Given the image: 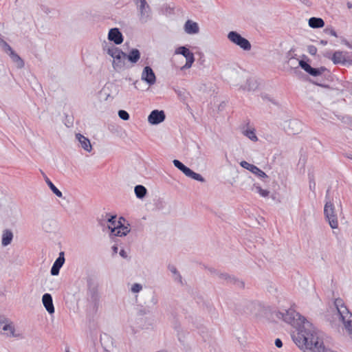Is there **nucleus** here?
Returning a JSON list of instances; mask_svg holds the SVG:
<instances>
[{
	"label": "nucleus",
	"mask_w": 352,
	"mask_h": 352,
	"mask_svg": "<svg viewBox=\"0 0 352 352\" xmlns=\"http://www.w3.org/2000/svg\"><path fill=\"white\" fill-rule=\"evenodd\" d=\"M305 329H300V331L292 335L294 342L303 350L304 352H326L328 348L324 345L316 333L312 324L305 322Z\"/></svg>",
	"instance_id": "nucleus-1"
},
{
	"label": "nucleus",
	"mask_w": 352,
	"mask_h": 352,
	"mask_svg": "<svg viewBox=\"0 0 352 352\" xmlns=\"http://www.w3.org/2000/svg\"><path fill=\"white\" fill-rule=\"evenodd\" d=\"M100 299L98 278L95 275H89L87 278V309L89 313L96 314L98 312Z\"/></svg>",
	"instance_id": "nucleus-2"
},
{
	"label": "nucleus",
	"mask_w": 352,
	"mask_h": 352,
	"mask_svg": "<svg viewBox=\"0 0 352 352\" xmlns=\"http://www.w3.org/2000/svg\"><path fill=\"white\" fill-rule=\"evenodd\" d=\"M275 314L278 318L283 319L285 322L296 327V332L299 331L300 329H305V322H309L305 317L292 308L284 310V311H276Z\"/></svg>",
	"instance_id": "nucleus-3"
},
{
	"label": "nucleus",
	"mask_w": 352,
	"mask_h": 352,
	"mask_svg": "<svg viewBox=\"0 0 352 352\" xmlns=\"http://www.w3.org/2000/svg\"><path fill=\"white\" fill-rule=\"evenodd\" d=\"M334 305L336 307L340 320L352 339V314L350 313L341 298H336L334 301Z\"/></svg>",
	"instance_id": "nucleus-4"
},
{
	"label": "nucleus",
	"mask_w": 352,
	"mask_h": 352,
	"mask_svg": "<svg viewBox=\"0 0 352 352\" xmlns=\"http://www.w3.org/2000/svg\"><path fill=\"white\" fill-rule=\"evenodd\" d=\"M324 214L331 228L332 229L338 228V221L337 214L335 212L334 205L330 200L327 201L324 205Z\"/></svg>",
	"instance_id": "nucleus-5"
},
{
	"label": "nucleus",
	"mask_w": 352,
	"mask_h": 352,
	"mask_svg": "<svg viewBox=\"0 0 352 352\" xmlns=\"http://www.w3.org/2000/svg\"><path fill=\"white\" fill-rule=\"evenodd\" d=\"M228 38L245 51L251 50L252 45L250 42L236 31L230 32L228 34Z\"/></svg>",
	"instance_id": "nucleus-6"
},
{
	"label": "nucleus",
	"mask_w": 352,
	"mask_h": 352,
	"mask_svg": "<svg viewBox=\"0 0 352 352\" xmlns=\"http://www.w3.org/2000/svg\"><path fill=\"white\" fill-rule=\"evenodd\" d=\"M175 54H181L186 58V63L181 67V70L187 69L192 67L195 60V56L186 46H180L177 47L175 51Z\"/></svg>",
	"instance_id": "nucleus-7"
},
{
	"label": "nucleus",
	"mask_w": 352,
	"mask_h": 352,
	"mask_svg": "<svg viewBox=\"0 0 352 352\" xmlns=\"http://www.w3.org/2000/svg\"><path fill=\"white\" fill-rule=\"evenodd\" d=\"M124 221L125 219L121 217L119 218V220L118 221V225L116 228H111L109 226L111 234L116 236H126L131 230L129 228V224H128V226H124Z\"/></svg>",
	"instance_id": "nucleus-8"
},
{
	"label": "nucleus",
	"mask_w": 352,
	"mask_h": 352,
	"mask_svg": "<svg viewBox=\"0 0 352 352\" xmlns=\"http://www.w3.org/2000/svg\"><path fill=\"white\" fill-rule=\"evenodd\" d=\"M0 333L10 337L15 336L14 326L4 316H0Z\"/></svg>",
	"instance_id": "nucleus-9"
},
{
	"label": "nucleus",
	"mask_w": 352,
	"mask_h": 352,
	"mask_svg": "<svg viewBox=\"0 0 352 352\" xmlns=\"http://www.w3.org/2000/svg\"><path fill=\"white\" fill-rule=\"evenodd\" d=\"M166 115L164 111L155 109L151 112L148 117L150 124L156 125L164 121Z\"/></svg>",
	"instance_id": "nucleus-10"
},
{
	"label": "nucleus",
	"mask_w": 352,
	"mask_h": 352,
	"mask_svg": "<svg viewBox=\"0 0 352 352\" xmlns=\"http://www.w3.org/2000/svg\"><path fill=\"white\" fill-rule=\"evenodd\" d=\"M141 79L150 86L155 83L156 76L153 69L150 66L144 67L142 73Z\"/></svg>",
	"instance_id": "nucleus-11"
},
{
	"label": "nucleus",
	"mask_w": 352,
	"mask_h": 352,
	"mask_svg": "<svg viewBox=\"0 0 352 352\" xmlns=\"http://www.w3.org/2000/svg\"><path fill=\"white\" fill-rule=\"evenodd\" d=\"M240 165L243 168L250 170L253 174L256 175L260 178H268V176L266 175V173L261 170L259 168H258L256 166L250 164L246 161H241L240 162Z\"/></svg>",
	"instance_id": "nucleus-12"
},
{
	"label": "nucleus",
	"mask_w": 352,
	"mask_h": 352,
	"mask_svg": "<svg viewBox=\"0 0 352 352\" xmlns=\"http://www.w3.org/2000/svg\"><path fill=\"white\" fill-rule=\"evenodd\" d=\"M140 11V19L143 22H146L150 18L151 9L146 1L138 5Z\"/></svg>",
	"instance_id": "nucleus-13"
},
{
	"label": "nucleus",
	"mask_w": 352,
	"mask_h": 352,
	"mask_svg": "<svg viewBox=\"0 0 352 352\" xmlns=\"http://www.w3.org/2000/svg\"><path fill=\"white\" fill-rule=\"evenodd\" d=\"M108 39L116 45H120L123 42L124 37L118 28H113L109 30Z\"/></svg>",
	"instance_id": "nucleus-14"
},
{
	"label": "nucleus",
	"mask_w": 352,
	"mask_h": 352,
	"mask_svg": "<svg viewBox=\"0 0 352 352\" xmlns=\"http://www.w3.org/2000/svg\"><path fill=\"white\" fill-rule=\"evenodd\" d=\"M217 276L220 279L225 280L227 283L233 284L240 288H243L245 286L244 283L242 280H239L234 276H230L227 273H217Z\"/></svg>",
	"instance_id": "nucleus-15"
},
{
	"label": "nucleus",
	"mask_w": 352,
	"mask_h": 352,
	"mask_svg": "<svg viewBox=\"0 0 352 352\" xmlns=\"http://www.w3.org/2000/svg\"><path fill=\"white\" fill-rule=\"evenodd\" d=\"M65 254L63 252H60L58 254V257L54 261L50 273L52 276H57L59 274L60 270L65 263Z\"/></svg>",
	"instance_id": "nucleus-16"
},
{
	"label": "nucleus",
	"mask_w": 352,
	"mask_h": 352,
	"mask_svg": "<svg viewBox=\"0 0 352 352\" xmlns=\"http://www.w3.org/2000/svg\"><path fill=\"white\" fill-rule=\"evenodd\" d=\"M42 302L47 312L50 314H54L55 311L54 307L53 305V300L52 295L48 293H45L43 295Z\"/></svg>",
	"instance_id": "nucleus-17"
},
{
	"label": "nucleus",
	"mask_w": 352,
	"mask_h": 352,
	"mask_svg": "<svg viewBox=\"0 0 352 352\" xmlns=\"http://www.w3.org/2000/svg\"><path fill=\"white\" fill-rule=\"evenodd\" d=\"M184 31L188 34H195L199 33V28L197 23L187 20L184 24Z\"/></svg>",
	"instance_id": "nucleus-18"
},
{
	"label": "nucleus",
	"mask_w": 352,
	"mask_h": 352,
	"mask_svg": "<svg viewBox=\"0 0 352 352\" xmlns=\"http://www.w3.org/2000/svg\"><path fill=\"white\" fill-rule=\"evenodd\" d=\"M331 60L335 65L341 64L345 65L348 62L345 54L342 51H336L331 56Z\"/></svg>",
	"instance_id": "nucleus-19"
},
{
	"label": "nucleus",
	"mask_w": 352,
	"mask_h": 352,
	"mask_svg": "<svg viewBox=\"0 0 352 352\" xmlns=\"http://www.w3.org/2000/svg\"><path fill=\"white\" fill-rule=\"evenodd\" d=\"M140 50L136 48H133L129 51V54H126L125 57L130 63L135 64L140 60Z\"/></svg>",
	"instance_id": "nucleus-20"
},
{
	"label": "nucleus",
	"mask_w": 352,
	"mask_h": 352,
	"mask_svg": "<svg viewBox=\"0 0 352 352\" xmlns=\"http://www.w3.org/2000/svg\"><path fill=\"white\" fill-rule=\"evenodd\" d=\"M12 60L16 64L18 69H21L24 67L25 63L23 60L12 50L8 53Z\"/></svg>",
	"instance_id": "nucleus-21"
},
{
	"label": "nucleus",
	"mask_w": 352,
	"mask_h": 352,
	"mask_svg": "<svg viewBox=\"0 0 352 352\" xmlns=\"http://www.w3.org/2000/svg\"><path fill=\"white\" fill-rule=\"evenodd\" d=\"M76 139L80 143V145L82 148H84L86 151L90 152L91 151V145L90 141L88 138H85L80 133H77L76 135Z\"/></svg>",
	"instance_id": "nucleus-22"
},
{
	"label": "nucleus",
	"mask_w": 352,
	"mask_h": 352,
	"mask_svg": "<svg viewBox=\"0 0 352 352\" xmlns=\"http://www.w3.org/2000/svg\"><path fill=\"white\" fill-rule=\"evenodd\" d=\"M13 239V233L11 230L6 229L3 231L1 244L6 247L10 245Z\"/></svg>",
	"instance_id": "nucleus-23"
},
{
	"label": "nucleus",
	"mask_w": 352,
	"mask_h": 352,
	"mask_svg": "<svg viewBox=\"0 0 352 352\" xmlns=\"http://www.w3.org/2000/svg\"><path fill=\"white\" fill-rule=\"evenodd\" d=\"M309 25L312 28H320L324 27V21L322 18L311 17L309 19Z\"/></svg>",
	"instance_id": "nucleus-24"
},
{
	"label": "nucleus",
	"mask_w": 352,
	"mask_h": 352,
	"mask_svg": "<svg viewBox=\"0 0 352 352\" xmlns=\"http://www.w3.org/2000/svg\"><path fill=\"white\" fill-rule=\"evenodd\" d=\"M134 192L137 198L142 199L147 194V189L145 186L139 184L135 186Z\"/></svg>",
	"instance_id": "nucleus-25"
},
{
	"label": "nucleus",
	"mask_w": 352,
	"mask_h": 352,
	"mask_svg": "<svg viewBox=\"0 0 352 352\" xmlns=\"http://www.w3.org/2000/svg\"><path fill=\"white\" fill-rule=\"evenodd\" d=\"M45 181L46 184H47L48 187L50 188V190L54 193L57 197H62L63 194L60 190H59L54 184L51 182V180L45 175V173H43Z\"/></svg>",
	"instance_id": "nucleus-26"
},
{
	"label": "nucleus",
	"mask_w": 352,
	"mask_h": 352,
	"mask_svg": "<svg viewBox=\"0 0 352 352\" xmlns=\"http://www.w3.org/2000/svg\"><path fill=\"white\" fill-rule=\"evenodd\" d=\"M258 87V84L256 80L252 78L247 79L246 83L244 86H241V88L243 90L248 91H254Z\"/></svg>",
	"instance_id": "nucleus-27"
},
{
	"label": "nucleus",
	"mask_w": 352,
	"mask_h": 352,
	"mask_svg": "<svg viewBox=\"0 0 352 352\" xmlns=\"http://www.w3.org/2000/svg\"><path fill=\"white\" fill-rule=\"evenodd\" d=\"M174 166L181 170L186 176L188 174L191 170L190 168L185 166L182 162L178 160H174L173 161Z\"/></svg>",
	"instance_id": "nucleus-28"
},
{
	"label": "nucleus",
	"mask_w": 352,
	"mask_h": 352,
	"mask_svg": "<svg viewBox=\"0 0 352 352\" xmlns=\"http://www.w3.org/2000/svg\"><path fill=\"white\" fill-rule=\"evenodd\" d=\"M126 57H122V56H119L113 59V67L114 69H121L124 66V59Z\"/></svg>",
	"instance_id": "nucleus-29"
},
{
	"label": "nucleus",
	"mask_w": 352,
	"mask_h": 352,
	"mask_svg": "<svg viewBox=\"0 0 352 352\" xmlns=\"http://www.w3.org/2000/svg\"><path fill=\"white\" fill-rule=\"evenodd\" d=\"M254 189L263 197H267L270 195V191L263 189L258 184H254L253 185L252 190Z\"/></svg>",
	"instance_id": "nucleus-30"
},
{
	"label": "nucleus",
	"mask_w": 352,
	"mask_h": 352,
	"mask_svg": "<svg viewBox=\"0 0 352 352\" xmlns=\"http://www.w3.org/2000/svg\"><path fill=\"white\" fill-rule=\"evenodd\" d=\"M186 177H188L191 179H193L196 181L200 182H205V179L202 177L201 175L194 172L192 170H190Z\"/></svg>",
	"instance_id": "nucleus-31"
},
{
	"label": "nucleus",
	"mask_w": 352,
	"mask_h": 352,
	"mask_svg": "<svg viewBox=\"0 0 352 352\" xmlns=\"http://www.w3.org/2000/svg\"><path fill=\"white\" fill-rule=\"evenodd\" d=\"M243 135L253 142H256L258 138L255 134L254 129H247L243 132Z\"/></svg>",
	"instance_id": "nucleus-32"
},
{
	"label": "nucleus",
	"mask_w": 352,
	"mask_h": 352,
	"mask_svg": "<svg viewBox=\"0 0 352 352\" xmlns=\"http://www.w3.org/2000/svg\"><path fill=\"white\" fill-rule=\"evenodd\" d=\"M136 311L137 314L140 316L146 315L150 313L149 309L142 305H138L136 307Z\"/></svg>",
	"instance_id": "nucleus-33"
},
{
	"label": "nucleus",
	"mask_w": 352,
	"mask_h": 352,
	"mask_svg": "<svg viewBox=\"0 0 352 352\" xmlns=\"http://www.w3.org/2000/svg\"><path fill=\"white\" fill-rule=\"evenodd\" d=\"M299 66L305 70L307 73L309 74L312 67L306 61L304 60H300L298 62Z\"/></svg>",
	"instance_id": "nucleus-34"
},
{
	"label": "nucleus",
	"mask_w": 352,
	"mask_h": 352,
	"mask_svg": "<svg viewBox=\"0 0 352 352\" xmlns=\"http://www.w3.org/2000/svg\"><path fill=\"white\" fill-rule=\"evenodd\" d=\"M168 270L175 276H179V282L182 283V277L179 272L177 271V268L174 265H169L168 267Z\"/></svg>",
	"instance_id": "nucleus-35"
},
{
	"label": "nucleus",
	"mask_w": 352,
	"mask_h": 352,
	"mask_svg": "<svg viewBox=\"0 0 352 352\" xmlns=\"http://www.w3.org/2000/svg\"><path fill=\"white\" fill-rule=\"evenodd\" d=\"M118 114L119 118L124 121L128 120L130 118L129 113L125 110H119Z\"/></svg>",
	"instance_id": "nucleus-36"
},
{
	"label": "nucleus",
	"mask_w": 352,
	"mask_h": 352,
	"mask_svg": "<svg viewBox=\"0 0 352 352\" xmlns=\"http://www.w3.org/2000/svg\"><path fill=\"white\" fill-rule=\"evenodd\" d=\"M116 215H111L110 217L107 219L108 222L110 223V225L108 226H111V228H116L118 225V221H116Z\"/></svg>",
	"instance_id": "nucleus-37"
},
{
	"label": "nucleus",
	"mask_w": 352,
	"mask_h": 352,
	"mask_svg": "<svg viewBox=\"0 0 352 352\" xmlns=\"http://www.w3.org/2000/svg\"><path fill=\"white\" fill-rule=\"evenodd\" d=\"M113 50H114V54H113V58L114 59L115 58L119 56H122V57H125L126 56V53L124 52L122 50L119 49L118 47H113Z\"/></svg>",
	"instance_id": "nucleus-38"
},
{
	"label": "nucleus",
	"mask_w": 352,
	"mask_h": 352,
	"mask_svg": "<svg viewBox=\"0 0 352 352\" xmlns=\"http://www.w3.org/2000/svg\"><path fill=\"white\" fill-rule=\"evenodd\" d=\"M142 289V286L140 283H134L131 287V292L138 293Z\"/></svg>",
	"instance_id": "nucleus-39"
},
{
	"label": "nucleus",
	"mask_w": 352,
	"mask_h": 352,
	"mask_svg": "<svg viewBox=\"0 0 352 352\" xmlns=\"http://www.w3.org/2000/svg\"><path fill=\"white\" fill-rule=\"evenodd\" d=\"M324 32L327 34H329V35H331V36H333L335 37H338V35H337V33L336 32L331 28V27H327L324 30Z\"/></svg>",
	"instance_id": "nucleus-40"
},
{
	"label": "nucleus",
	"mask_w": 352,
	"mask_h": 352,
	"mask_svg": "<svg viewBox=\"0 0 352 352\" xmlns=\"http://www.w3.org/2000/svg\"><path fill=\"white\" fill-rule=\"evenodd\" d=\"M307 51L311 55H316L317 53V48L314 45H309L307 47Z\"/></svg>",
	"instance_id": "nucleus-41"
},
{
	"label": "nucleus",
	"mask_w": 352,
	"mask_h": 352,
	"mask_svg": "<svg viewBox=\"0 0 352 352\" xmlns=\"http://www.w3.org/2000/svg\"><path fill=\"white\" fill-rule=\"evenodd\" d=\"M309 75L312 76H320V71L318 69V68H314V67H312L311 68V70L309 73Z\"/></svg>",
	"instance_id": "nucleus-42"
},
{
	"label": "nucleus",
	"mask_w": 352,
	"mask_h": 352,
	"mask_svg": "<svg viewBox=\"0 0 352 352\" xmlns=\"http://www.w3.org/2000/svg\"><path fill=\"white\" fill-rule=\"evenodd\" d=\"M345 122L348 124L349 128L352 129V117L351 116L346 117Z\"/></svg>",
	"instance_id": "nucleus-43"
},
{
	"label": "nucleus",
	"mask_w": 352,
	"mask_h": 352,
	"mask_svg": "<svg viewBox=\"0 0 352 352\" xmlns=\"http://www.w3.org/2000/svg\"><path fill=\"white\" fill-rule=\"evenodd\" d=\"M274 344H275L276 346L278 347V348H280V347L283 346L282 340L280 339H279V338H276L275 340Z\"/></svg>",
	"instance_id": "nucleus-44"
},
{
	"label": "nucleus",
	"mask_w": 352,
	"mask_h": 352,
	"mask_svg": "<svg viewBox=\"0 0 352 352\" xmlns=\"http://www.w3.org/2000/svg\"><path fill=\"white\" fill-rule=\"evenodd\" d=\"M289 126H300V123L297 120H290L289 122Z\"/></svg>",
	"instance_id": "nucleus-45"
},
{
	"label": "nucleus",
	"mask_w": 352,
	"mask_h": 352,
	"mask_svg": "<svg viewBox=\"0 0 352 352\" xmlns=\"http://www.w3.org/2000/svg\"><path fill=\"white\" fill-rule=\"evenodd\" d=\"M119 254L124 258H126L128 256L126 252L124 250H123V249L120 251Z\"/></svg>",
	"instance_id": "nucleus-46"
},
{
	"label": "nucleus",
	"mask_w": 352,
	"mask_h": 352,
	"mask_svg": "<svg viewBox=\"0 0 352 352\" xmlns=\"http://www.w3.org/2000/svg\"><path fill=\"white\" fill-rule=\"evenodd\" d=\"M113 47H115L114 46H112L111 47H109L108 48L107 50V53L109 56H111V57H113V54H114V50H113Z\"/></svg>",
	"instance_id": "nucleus-47"
},
{
	"label": "nucleus",
	"mask_w": 352,
	"mask_h": 352,
	"mask_svg": "<svg viewBox=\"0 0 352 352\" xmlns=\"http://www.w3.org/2000/svg\"><path fill=\"white\" fill-rule=\"evenodd\" d=\"M208 271L212 274H215L217 276V273H219V272H218L217 270H215L214 268L213 267H208Z\"/></svg>",
	"instance_id": "nucleus-48"
},
{
	"label": "nucleus",
	"mask_w": 352,
	"mask_h": 352,
	"mask_svg": "<svg viewBox=\"0 0 352 352\" xmlns=\"http://www.w3.org/2000/svg\"><path fill=\"white\" fill-rule=\"evenodd\" d=\"M319 71H320V75H321L323 72H324L325 71H327V69L324 67V66H322L320 67H318Z\"/></svg>",
	"instance_id": "nucleus-49"
},
{
	"label": "nucleus",
	"mask_w": 352,
	"mask_h": 352,
	"mask_svg": "<svg viewBox=\"0 0 352 352\" xmlns=\"http://www.w3.org/2000/svg\"><path fill=\"white\" fill-rule=\"evenodd\" d=\"M316 183L314 181L311 182L310 181L309 188L311 190H314L315 189Z\"/></svg>",
	"instance_id": "nucleus-50"
},
{
	"label": "nucleus",
	"mask_w": 352,
	"mask_h": 352,
	"mask_svg": "<svg viewBox=\"0 0 352 352\" xmlns=\"http://www.w3.org/2000/svg\"><path fill=\"white\" fill-rule=\"evenodd\" d=\"M261 98L263 99V100H268L271 102H272V100L270 98V97L267 95V94H261Z\"/></svg>",
	"instance_id": "nucleus-51"
},
{
	"label": "nucleus",
	"mask_w": 352,
	"mask_h": 352,
	"mask_svg": "<svg viewBox=\"0 0 352 352\" xmlns=\"http://www.w3.org/2000/svg\"><path fill=\"white\" fill-rule=\"evenodd\" d=\"M72 124H73V121H72V120H70V119H67V122H65V125H66L67 127H69V126H71Z\"/></svg>",
	"instance_id": "nucleus-52"
},
{
	"label": "nucleus",
	"mask_w": 352,
	"mask_h": 352,
	"mask_svg": "<svg viewBox=\"0 0 352 352\" xmlns=\"http://www.w3.org/2000/svg\"><path fill=\"white\" fill-rule=\"evenodd\" d=\"M324 56L327 58H330L331 59V52H327L325 54H324Z\"/></svg>",
	"instance_id": "nucleus-53"
},
{
	"label": "nucleus",
	"mask_w": 352,
	"mask_h": 352,
	"mask_svg": "<svg viewBox=\"0 0 352 352\" xmlns=\"http://www.w3.org/2000/svg\"><path fill=\"white\" fill-rule=\"evenodd\" d=\"M112 250H113V254H117L118 253V248L117 247V245H113L112 246Z\"/></svg>",
	"instance_id": "nucleus-54"
},
{
	"label": "nucleus",
	"mask_w": 352,
	"mask_h": 352,
	"mask_svg": "<svg viewBox=\"0 0 352 352\" xmlns=\"http://www.w3.org/2000/svg\"><path fill=\"white\" fill-rule=\"evenodd\" d=\"M342 43H344L346 45H347L349 47L352 48V46L349 44V43L346 39H344L342 41Z\"/></svg>",
	"instance_id": "nucleus-55"
},
{
	"label": "nucleus",
	"mask_w": 352,
	"mask_h": 352,
	"mask_svg": "<svg viewBox=\"0 0 352 352\" xmlns=\"http://www.w3.org/2000/svg\"><path fill=\"white\" fill-rule=\"evenodd\" d=\"M320 44H322V45H326L327 44V41H325V40H321L320 41Z\"/></svg>",
	"instance_id": "nucleus-56"
},
{
	"label": "nucleus",
	"mask_w": 352,
	"mask_h": 352,
	"mask_svg": "<svg viewBox=\"0 0 352 352\" xmlns=\"http://www.w3.org/2000/svg\"><path fill=\"white\" fill-rule=\"evenodd\" d=\"M144 2L146 1V0H135V2L136 3V5H138L139 3H140L141 2Z\"/></svg>",
	"instance_id": "nucleus-57"
},
{
	"label": "nucleus",
	"mask_w": 352,
	"mask_h": 352,
	"mask_svg": "<svg viewBox=\"0 0 352 352\" xmlns=\"http://www.w3.org/2000/svg\"><path fill=\"white\" fill-rule=\"evenodd\" d=\"M293 51H294V50H293V49H291V50L288 52V53H287V57H289V56H291V52H293Z\"/></svg>",
	"instance_id": "nucleus-58"
},
{
	"label": "nucleus",
	"mask_w": 352,
	"mask_h": 352,
	"mask_svg": "<svg viewBox=\"0 0 352 352\" xmlns=\"http://www.w3.org/2000/svg\"><path fill=\"white\" fill-rule=\"evenodd\" d=\"M152 302H153L154 304H156V303H157V299H156V298H152Z\"/></svg>",
	"instance_id": "nucleus-59"
},
{
	"label": "nucleus",
	"mask_w": 352,
	"mask_h": 352,
	"mask_svg": "<svg viewBox=\"0 0 352 352\" xmlns=\"http://www.w3.org/2000/svg\"><path fill=\"white\" fill-rule=\"evenodd\" d=\"M175 280L179 282V276H175Z\"/></svg>",
	"instance_id": "nucleus-60"
},
{
	"label": "nucleus",
	"mask_w": 352,
	"mask_h": 352,
	"mask_svg": "<svg viewBox=\"0 0 352 352\" xmlns=\"http://www.w3.org/2000/svg\"><path fill=\"white\" fill-rule=\"evenodd\" d=\"M329 189H328V190H327V191L326 198H327V197H328V194H329Z\"/></svg>",
	"instance_id": "nucleus-61"
},
{
	"label": "nucleus",
	"mask_w": 352,
	"mask_h": 352,
	"mask_svg": "<svg viewBox=\"0 0 352 352\" xmlns=\"http://www.w3.org/2000/svg\"><path fill=\"white\" fill-rule=\"evenodd\" d=\"M292 133H293L294 134H295V133H298V130L294 131H292Z\"/></svg>",
	"instance_id": "nucleus-62"
},
{
	"label": "nucleus",
	"mask_w": 352,
	"mask_h": 352,
	"mask_svg": "<svg viewBox=\"0 0 352 352\" xmlns=\"http://www.w3.org/2000/svg\"><path fill=\"white\" fill-rule=\"evenodd\" d=\"M347 157H349L350 159H352V156L351 155H347Z\"/></svg>",
	"instance_id": "nucleus-63"
},
{
	"label": "nucleus",
	"mask_w": 352,
	"mask_h": 352,
	"mask_svg": "<svg viewBox=\"0 0 352 352\" xmlns=\"http://www.w3.org/2000/svg\"><path fill=\"white\" fill-rule=\"evenodd\" d=\"M65 352H70L69 349H67Z\"/></svg>",
	"instance_id": "nucleus-64"
}]
</instances>
